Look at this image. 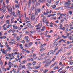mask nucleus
Returning <instances> with one entry per match:
<instances>
[{
    "mask_svg": "<svg viewBox=\"0 0 73 73\" xmlns=\"http://www.w3.org/2000/svg\"><path fill=\"white\" fill-rule=\"evenodd\" d=\"M47 71H48V70L47 69H46L44 70L43 73H45Z\"/></svg>",
    "mask_w": 73,
    "mask_h": 73,
    "instance_id": "21",
    "label": "nucleus"
},
{
    "mask_svg": "<svg viewBox=\"0 0 73 73\" xmlns=\"http://www.w3.org/2000/svg\"><path fill=\"white\" fill-rule=\"evenodd\" d=\"M25 51L26 52H27L28 53H30V51H28V50H27V48H26L25 50Z\"/></svg>",
    "mask_w": 73,
    "mask_h": 73,
    "instance_id": "13",
    "label": "nucleus"
},
{
    "mask_svg": "<svg viewBox=\"0 0 73 73\" xmlns=\"http://www.w3.org/2000/svg\"><path fill=\"white\" fill-rule=\"evenodd\" d=\"M29 25H31V23H29L26 26H29Z\"/></svg>",
    "mask_w": 73,
    "mask_h": 73,
    "instance_id": "51",
    "label": "nucleus"
},
{
    "mask_svg": "<svg viewBox=\"0 0 73 73\" xmlns=\"http://www.w3.org/2000/svg\"><path fill=\"white\" fill-rule=\"evenodd\" d=\"M32 64L33 65H35L36 64V61L33 62L32 63Z\"/></svg>",
    "mask_w": 73,
    "mask_h": 73,
    "instance_id": "15",
    "label": "nucleus"
},
{
    "mask_svg": "<svg viewBox=\"0 0 73 73\" xmlns=\"http://www.w3.org/2000/svg\"><path fill=\"white\" fill-rule=\"evenodd\" d=\"M43 14H44V15H48V13H46L45 12H43Z\"/></svg>",
    "mask_w": 73,
    "mask_h": 73,
    "instance_id": "39",
    "label": "nucleus"
},
{
    "mask_svg": "<svg viewBox=\"0 0 73 73\" xmlns=\"http://www.w3.org/2000/svg\"><path fill=\"white\" fill-rule=\"evenodd\" d=\"M40 64H39V65L35 67V69H38V68H40V66H41V62H40Z\"/></svg>",
    "mask_w": 73,
    "mask_h": 73,
    "instance_id": "3",
    "label": "nucleus"
},
{
    "mask_svg": "<svg viewBox=\"0 0 73 73\" xmlns=\"http://www.w3.org/2000/svg\"><path fill=\"white\" fill-rule=\"evenodd\" d=\"M19 46L21 49H23V46H22V44H21L19 45Z\"/></svg>",
    "mask_w": 73,
    "mask_h": 73,
    "instance_id": "20",
    "label": "nucleus"
},
{
    "mask_svg": "<svg viewBox=\"0 0 73 73\" xmlns=\"http://www.w3.org/2000/svg\"><path fill=\"white\" fill-rule=\"evenodd\" d=\"M68 47H69L70 49V48H72L73 47V44H71L69 45Z\"/></svg>",
    "mask_w": 73,
    "mask_h": 73,
    "instance_id": "17",
    "label": "nucleus"
},
{
    "mask_svg": "<svg viewBox=\"0 0 73 73\" xmlns=\"http://www.w3.org/2000/svg\"><path fill=\"white\" fill-rule=\"evenodd\" d=\"M62 37L64 38H67V36H65L64 35H62Z\"/></svg>",
    "mask_w": 73,
    "mask_h": 73,
    "instance_id": "22",
    "label": "nucleus"
},
{
    "mask_svg": "<svg viewBox=\"0 0 73 73\" xmlns=\"http://www.w3.org/2000/svg\"><path fill=\"white\" fill-rule=\"evenodd\" d=\"M56 62H55L53 64H52L51 66H54L55 65H56Z\"/></svg>",
    "mask_w": 73,
    "mask_h": 73,
    "instance_id": "38",
    "label": "nucleus"
},
{
    "mask_svg": "<svg viewBox=\"0 0 73 73\" xmlns=\"http://www.w3.org/2000/svg\"><path fill=\"white\" fill-rule=\"evenodd\" d=\"M46 54L45 53H43L42 54V53L41 52V55L42 56H45V55Z\"/></svg>",
    "mask_w": 73,
    "mask_h": 73,
    "instance_id": "14",
    "label": "nucleus"
},
{
    "mask_svg": "<svg viewBox=\"0 0 73 73\" xmlns=\"http://www.w3.org/2000/svg\"><path fill=\"white\" fill-rule=\"evenodd\" d=\"M65 27H63V28L62 27V29L63 30V31H65Z\"/></svg>",
    "mask_w": 73,
    "mask_h": 73,
    "instance_id": "45",
    "label": "nucleus"
},
{
    "mask_svg": "<svg viewBox=\"0 0 73 73\" xmlns=\"http://www.w3.org/2000/svg\"><path fill=\"white\" fill-rule=\"evenodd\" d=\"M62 50V49H61L60 50H59L58 51L59 52H61Z\"/></svg>",
    "mask_w": 73,
    "mask_h": 73,
    "instance_id": "50",
    "label": "nucleus"
},
{
    "mask_svg": "<svg viewBox=\"0 0 73 73\" xmlns=\"http://www.w3.org/2000/svg\"><path fill=\"white\" fill-rule=\"evenodd\" d=\"M53 50H50L49 52H48L47 53V55H49V54H50L52 53V52H53Z\"/></svg>",
    "mask_w": 73,
    "mask_h": 73,
    "instance_id": "9",
    "label": "nucleus"
},
{
    "mask_svg": "<svg viewBox=\"0 0 73 73\" xmlns=\"http://www.w3.org/2000/svg\"><path fill=\"white\" fill-rule=\"evenodd\" d=\"M47 37H48V38H49L50 37V35H47Z\"/></svg>",
    "mask_w": 73,
    "mask_h": 73,
    "instance_id": "47",
    "label": "nucleus"
},
{
    "mask_svg": "<svg viewBox=\"0 0 73 73\" xmlns=\"http://www.w3.org/2000/svg\"><path fill=\"white\" fill-rule=\"evenodd\" d=\"M22 68H23L24 69H26V68L25 67V65H23L22 66Z\"/></svg>",
    "mask_w": 73,
    "mask_h": 73,
    "instance_id": "43",
    "label": "nucleus"
},
{
    "mask_svg": "<svg viewBox=\"0 0 73 73\" xmlns=\"http://www.w3.org/2000/svg\"><path fill=\"white\" fill-rule=\"evenodd\" d=\"M48 61L47 60H46L43 62V64H45Z\"/></svg>",
    "mask_w": 73,
    "mask_h": 73,
    "instance_id": "29",
    "label": "nucleus"
},
{
    "mask_svg": "<svg viewBox=\"0 0 73 73\" xmlns=\"http://www.w3.org/2000/svg\"><path fill=\"white\" fill-rule=\"evenodd\" d=\"M67 45H69V44H70V42L69 41H68L66 42Z\"/></svg>",
    "mask_w": 73,
    "mask_h": 73,
    "instance_id": "30",
    "label": "nucleus"
},
{
    "mask_svg": "<svg viewBox=\"0 0 73 73\" xmlns=\"http://www.w3.org/2000/svg\"><path fill=\"white\" fill-rule=\"evenodd\" d=\"M57 49H58V47H56L55 48V49L54 50V51H55V52H56V51L57 50Z\"/></svg>",
    "mask_w": 73,
    "mask_h": 73,
    "instance_id": "23",
    "label": "nucleus"
},
{
    "mask_svg": "<svg viewBox=\"0 0 73 73\" xmlns=\"http://www.w3.org/2000/svg\"><path fill=\"white\" fill-rule=\"evenodd\" d=\"M33 71L34 72H38V71L35 70H34Z\"/></svg>",
    "mask_w": 73,
    "mask_h": 73,
    "instance_id": "63",
    "label": "nucleus"
},
{
    "mask_svg": "<svg viewBox=\"0 0 73 73\" xmlns=\"http://www.w3.org/2000/svg\"><path fill=\"white\" fill-rule=\"evenodd\" d=\"M36 54H33V57H35L36 56Z\"/></svg>",
    "mask_w": 73,
    "mask_h": 73,
    "instance_id": "58",
    "label": "nucleus"
},
{
    "mask_svg": "<svg viewBox=\"0 0 73 73\" xmlns=\"http://www.w3.org/2000/svg\"><path fill=\"white\" fill-rule=\"evenodd\" d=\"M68 38L70 40H72L73 39V37L72 36H71L70 37H69Z\"/></svg>",
    "mask_w": 73,
    "mask_h": 73,
    "instance_id": "24",
    "label": "nucleus"
},
{
    "mask_svg": "<svg viewBox=\"0 0 73 73\" xmlns=\"http://www.w3.org/2000/svg\"><path fill=\"white\" fill-rule=\"evenodd\" d=\"M6 21L7 23L8 24H9V20H6Z\"/></svg>",
    "mask_w": 73,
    "mask_h": 73,
    "instance_id": "32",
    "label": "nucleus"
},
{
    "mask_svg": "<svg viewBox=\"0 0 73 73\" xmlns=\"http://www.w3.org/2000/svg\"><path fill=\"white\" fill-rule=\"evenodd\" d=\"M33 7H31V9L32 10H33L35 9V3L32 4Z\"/></svg>",
    "mask_w": 73,
    "mask_h": 73,
    "instance_id": "8",
    "label": "nucleus"
},
{
    "mask_svg": "<svg viewBox=\"0 0 73 73\" xmlns=\"http://www.w3.org/2000/svg\"><path fill=\"white\" fill-rule=\"evenodd\" d=\"M64 19L66 21H68V20H67V19L66 18V17H64Z\"/></svg>",
    "mask_w": 73,
    "mask_h": 73,
    "instance_id": "60",
    "label": "nucleus"
},
{
    "mask_svg": "<svg viewBox=\"0 0 73 73\" xmlns=\"http://www.w3.org/2000/svg\"><path fill=\"white\" fill-rule=\"evenodd\" d=\"M69 14H70V15H72V11H69Z\"/></svg>",
    "mask_w": 73,
    "mask_h": 73,
    "instance_id": "37",
    "label": "nucleus"
},
{
    "mask_svg": "<svg viewBox=\"0 0 73 73\" xmlns=\"http://www.w3.org/2000/svg\"><path fill=\"white\" fill-rule=\"evenodd\" d=\"M11 49V47H8V48L7 50V51H9V50H10V49Z\"/></svg>",
    "mask_w": 73,
    "mask_h": 73,
    "instance_id": "33",
    "label": "nucleus"
},
{
    "mask_svg": "<svg viewBox=\"0 0 73 73\" xmlns=\"http://www.w3.org/2000/svg\"><path fill=\"white\" fill-rule=\"evenodd\" d=\"M4 15L1 16V17H0V19H3V18H4Z\"/></svg>",
    "mask_w": 73,
    "mask_h": 73,
    "instance_id": "26",
    "label": "nucleus"
},
{
    "mask_svg": "<svg viewBox=\"0 0 73 73\" xmlns=\"http://www.w3.org/2000/svg\"><path fill=\"white\" fill-rule=\"evenodd\" d=\"M2 10L3 11V12H5L7 11V9L5 8H4V7H2Z\"/></svg>",
    "mask_w": 73,
    "mask_h": 73,
    "instance_id": "5",
    "label": "nucleus"
},
{
    "mask_svg": "<svg viewBox=\"0 0 73 73\" xmlns=\"http://www.w3.org/2000/svg\"><path fill=\"white\" fill-rule=\"evenodd\" d=\"M32 44V42H30L29 44V45H31Z\"/></svg>",
    "mask_w": 73,
    "mask_h": 73,
    "instance_id": "52",
    "label": "nucleus"
},
{
    "mask_svg": "<svg viewBox=\"0 0 73 73\" xmlns=\"http://www.w3.org/2000/svg\"><path fill=\"white\" fill-rule=\"evenodd\" d=\"M16 43V41H14L13 42H12V44H15Z\"/></svg>",
    "mask_w": 73,
    "mask_h": 73,
    "instance_id": "54",
    "label": "nucleus"
},
{
    "mask_svg": "<svg viewBox=\"0 0 73 73\" xmlns=\"http://www.w3.org/2000/svg\"><path fill=\"white\" fill-rule=\"evenodd\" d=\"M0 39H1V40H2L3 39V36L0 37Z\"/></svg>",
    "mask_w": 73,
    "mask_h": 73,
    "instance_id": "49",
    "label": "nucleus"
},
{
    "mask_svg": "<svg viewBox=\"0 0 73 73\" xmlns=\"http://www.w3.org/2000/svg\"><path fill=\"white\" fill-rule=\"evenodd\" d=\"M15 31H16V30H13L12 31V33H14V32H15Z\"/></svg>",
    "mask_w": 73,
    "mask_h": 73,
    "instance_id": "48",
    "label": "nucleus"
},
{
    "mask_svg": "<svg viewBox=\"0 0 73 73\" xmlns=\"http://www.w3.org/2000/svg\"><path fill=\"white\" fill-rule=\"evenodd\" d=\"M38 19H39V16H38L37 18H36L35 19L36 21H35V23H36V22H37V21L38 20Z\"/></svg>",
    "mask_w": 73,
    "mask_h": 73,
    "instance_id": "18",
    "label": "nucleus"
},
{
    "mask_svg": "<svg viewBox=\"0 0 73 73\" xmlns=\"http://www.w3.org/2000/svg\"><path fill=\"white\" fill-rule=\"evenodd\" d=\"M9 3V1L8 0H6V4H8Z\"/></svg>",
    "mask_w": 73,
    "mask_h": 73,
    "instance_id": "41",
    "label": "nucleus"
},
{
    "mask_svg": "<svg viewBox=\"0 0 73 73\" xmlns=\"http://www.w3.org/2000/svg\"><path fill=\"white\" fill-rule=\"evenodd\" d=\"M13 29H10L9 31H8V33H9V32H11V31H12H12H13Z\"/></svg>",
    "mask_w": 73,
    "mask_h": 73,
    "instance_id": "28",
    "label": "nucleus"
},
{
    "mask_svg": "<svg viewBox=\"0 0 73 73\" xmlns=\"http://www.w3.org/2000/svg\"><path fill=\"white\" fill-rule=\"evenodd\" d=\"M30 60L31 61H33L34 60L33 58H31L30 59Z\"/></svg>",
    "mask_w": 73,
    "mask_h": 73,
    "instance_id": "36",
    "label": "nucleus"
},
{
    "mask_svg": "<svg viewBox=\"0 0 73 73\" xmlns=\"http://www.w3.org/2000/svg\"><path fill=\"white\" fill-rule=\"evenodd\" d=\"M14 56H15V55L13 53H12L11 54V57L12 58H10V60H12V59H13L14 58Z\"/></svg>",
    "mask_w": 73,
    "mask_h": 73,
    "instance_id": "7",
    "label": "nucleus"
},
{
    "mask_svg": "<svg viewBox=\"0 0 73 73\" xmlns=\"http://www.w3.org/2000/svg\"><path fill=\"white\" fill-rule=\"evenodd\" d=\"M31 19H32L33 18V20H34L35 19L36 17H35V15H34L33 16L32 15L31 17Z\"/></svg>",
    "mask_w": 73,
    "mask_h": 73,
    "instance_id": "6",
    "label": "nucleus"
},
{
    "mask_svg": "<svg viewBox=\"0 0 73 73\" xmlns=\"http://www.w3.org/2000/svg\"><path fill=\"white\" fill-rule=\"evenodd\" d=\"M51 62L52 61H50V62H48L46 63L44 66L45 67H47V66H49V64H51Z\"/></svg>",
    "mask_w": 73,
    "mask_h": 73,
    "instance_id": "1",
    "label": "nucleus"
},
{
    "mask_svg": "<svg viewBox=\"0 0 73 73\" xmlns=\"http://www.w3.org/2000/svg\"><path fill=\"white\" fill-rule=\"evenodd\" d=\"M31 7V4H28V7L29 8H30Z\"/></svg>",
    "mask_w": 73,
    "mask_h": 73,
    "instance_id": "40",
    "label": "nucleus"
},
{
    "mask_svg": "<svg viewBox=\"0 0 73 73\" xmlns=\"http://www.w3.org/2000/svg\"><path fill=\"white\" fill-rule=\"evenodd\" d=\"M25 48H27V43H26L25 45Z\"/></svg>",
    "mask_w": 73,
    "mask_h": 73,
    "instance_id": "57",
    "label": "nucleus"
},
{
    "mask_svg": "<svg viewBox=\"0 0 73 73\" xmlns=\"http://www.w3.org/2000/svg\"><path fill=\"white\" fill-rule=\"evenodd\" d=\"M16 38L17 39V41H19L20 40V38H19V36L16 37Z\"/></svg>",
    "mask_w": 73,
    "mask_h": 73,
    "instance_id": "16",
    "label": "nucleus"
},
{
    "mask_svg": "<svg viewBox=\"0 0 73 73\" xmlns=\"http://www.w3.org/2000/svg\"><path fill=\"white\" fill-rule=\"evenodd\" d=\"M59 53H60V52H59V51H58V52L56 53L55 55L56 56H57V54H58Z\"/></svg>",
    "mask_w": 73,
    "mask_h": 73,
    "instance_id": "35",
    "label": "nucleus"
},
{
    "mask_svg": "<svg viewBox=\"0 0 73 73\" xmlns=\"http://www.w3.org/2000/svg\"><path fill=\"white\" fill-rule=\"evenodd\" d=\"M26 73H30L29 72L28 70H27L26 71Z\"/></svg>",
    "mask_w": 73,
    "mask_h": 73,
    "instance_id": "64",
    "label": "nucleus"
},
{
    "mask_svg": "<svg viewBox=\"0 0 73 73\" xmlns=\"http://www.w3.org/2000/svg\"><path fill=\"white\" fill-rule=\"evenodd\" d=\"M33 58L34 59H36L37 58V56H36L33 57Z\"/></svg>",
    "mask_w": 73,
    "mask_h": 73,
    "instance_id": "61",
    "label": "nucleus"
},
{
    "mask_svg": "<svg viewBox=\"0 0 73 73\" xmlns=\"http://www.w3.org/2000/svg\"><path fill=\"white\" fill-rule=\"evenodd\" d=\"M3 29H4V31H6V30H7V28H5V27H4Z\"/></svg>",
    "mask_w": 73,
    "mask_h": 73,
    "instance_id": "55",
    "label": "nucleus"
},
{
    "mask_svg": "<svg viewBox=\"0 0 73 73\" xmlns=\"http://www.w3.org/2000/svg\"><path fill=\"white\" fill-rule=\"evenodd\" d=\"M17 35V34L16 33L12 34V35H13V36H15V35Z\"/></svg>",
    "mask_w": 73,
    "mask_h": 73,
    "instance_id": "56",
    "label": "nucleus"
},
{
    "mask_svg": "<svg viewBox=\"0 0 73 73\" xmlns=\"http://www.w3.org/2000/svg\"><path fill=\"white\" fill-rule=\"evenodd\" d=\"M7 50H5V51H2L3 53L5 54L6 53H7Z\"/></svg>",
    "mask_w": 73,
    "mask_h": 73,
    "instance_id": "10",
    "label": "nucleus"
},
{
    "mask_svg": "<svg viewBox=\"0 0 73 73\" xmlns=\"http://www.w3.org/2000/svg\"><path fill=\"white\" fill-rule=\"evenodd\" d=\"M46 43H45L43 45H41L40 47V48L42 49H43V50H45V48H43L46 45Z\"/></svg>",
    "mask_w": 73,
    "mask_h": 73,
    "instance_id": "4",
    "label": "nucleus"
},
{
    "mask_svg": "<svg viewBox=\"0 0 73 73\" xmlns=\"http://www.w3.org/2000/svg\"><path fill=\"white\" fill-rule=\"evenodd\" d=\"M64 5L65 8H66V7H68L69 6V4L68 2H66L64 4Z\"/></svg>",
    "mask_w": 73,
    "mask_h": 73,
    "instance_id": "2",
    "label": "nucleus"
},
{
    "mask_svg": "<svg viewBox=\"0 0 73 73\" xmlns=\"http://www.w3.org/2000/svg\"><path fill=\"white\" fill-rule=\"evenodd\" d=\"M30 65H32V63H28L26 65V66H29Z\"/></svg>",
    "mask_w": 73,
    "mask_h": 73,
    "instance_id": "19",
    "label": "nucleus"
},
{
    "mask_svg": "<svg viewBox=\"0 0 73 73\" xmlns=\"http://www.w3.org/2000/svg\"><path fill=\"white\" fill-rule=\"evenodd\" d=\"M27 62V60H25L24 61H23L22 62H20V64H25V62Z\"/></svg>",
    "mask_w": 73,
    "mask_h": 73,
    "instance_id": "11",
    "label": "nucleus"
},
{
    "mask_svg": "<svg viewBox=\"0 0 73 73\" xmlns=\"http://www.w3.org/2000/svg\"><path fill=\"white\" fill-rule=\"evenodd\" d=\"M38 12V13H40V11H41V9H40L39 8L37 9V12Z\"/></svg>",
    "mask_w": 73,
    "mask_h": 73,
    "instance_id": "12",
    "label": "nucleus"
},
{
    "mask_svg": "<svg viewBox=\"0 0 73 73\" xmlns=\"http://www.w3.org/2000/svg\"><path fill=\"white\" fill-rule=\"evenodd\" d=\"M6 27L7 28H9V25H7Z\"/></svg>",
    "mask_w": 73,
    "mask_h": 73,
    "instance_id": "53",
    "label": "nucleus"
},
{
    "mask_svg": "<svg viewBox=\"0 0 73 73\" xmlns=\"http://www.w3.org/2000/svg\"><path fill=\"white\" fill-rule=\"evenodd\" d=\"M29 40H28V39H26V43L27 44L28 43V42H29Z\"/></svg>",
    "mask_w": 73,
    "mask_h": 73,
    "instance_id": "27",
    "label": "nucleus"
},
{
    "mask_svg": "<svg viewBox=\"0 0 73 73\" xmlns=\"http://www.w3.org/2000/svg\"><path fill=\"white\" fill-rule=\"evenodd\" d=\"M29 37H28V36H25L24 37V38L25 39H26V40H27V39H28V38H29Z\"/></svg>",
    "mask_w": 73,
    "mask_h": 73,
    "instance_id": "25",
    "label": "nucleus"
},
{
    "mask_svg": "<svg viewBox=\"0 0 73 73\" xmlns=\"http://www.w3.org/2000/svg\"><path fill=\"white\" fill-rule=\"evenodd\" d=\"M32 3L33 4H35V3H34V1L33 0H32Z\"/></svg>",
    "mask_w": 73,
    "mask_h": 73,
    "instance_id": "62",
    "label": "nucleus"
},
{
    "mask_svg": "<svg viewBox=\"0 0 73 73\" xmlns=\"http://www.w3.org/2000/svg\"><path fill=\"white\" fill-rule=\"evenodd\" d=\"M14 17H11V21H12L13 20V19H14Z\"/></svg>",
    "mask_w": 73,
    "mask_h": 73,
    "instance_id": "34",
    "label": "nucleus"
},
{
    "mask_svg": "<svg viewBox=\"0 0 73 73\" xmlns=\"http://www.w3.org/2000/svg\"><path fill=\"white\" fill-rule=\"evenodd\" d=\"M15 8H17V7H18V5H15Z\"/></svg>",
    "mask_w": 73,
    "mask_h": 73,
    "instance_id": "59",
    "label": "nucleus"
},
{
    "mask_svg": "<svg viewBox=\"0 0 73 73\" xmlns=\"http://www.w3.org/2000/svg\"><path fill=\"white\" fill-rule=\"evenodd\" d=\"M15 0V3H16L17 4V3H18V1H17V0Z\"/></svg>",
    "mask_w": 73,
    "mask_h": 73,
    "instance_id": "44",
    "label": "nucleus"
},
{
    "mask_svg": "<svg viewBox=\"0 0 73 73\" xmlns=\"http://www.w3.org/2000/svg\"><path fill=\"white\" fill-rule=\"evenodd\" d=\"M31 4V0H29L28 2V4Z\"/></svg>",
    "mask_w": 73,
    "mask_h": 73,
    "instance_id": "31",
    "label": "nucleus"
},
{
    "mask_svg": "<svg viewBox=\"0 0 73 73\" xmlns=\"http://www.w3.org/2000/svg\"><path fill=\"white\" fill-rule=\"evenodd\" d=\"M55 53V51H54L51 53L52 55L54 54Z\"/></svg>",
    "mask_w": 73,
    "mask_h": 73,
    "instance_id": "46",
    "label": "nucleus"
},
{
    "mask_svg": "<svg viewBox=\"0 0 73 73\" xmlns=\"http://www.w3.org/2000/svg\"><path fill=\"white\" fill-rule=\"evenodd\" d=\"M17 66V64H15V65H14V68H16V67Z\"/></svg>",
    "mask_w": 73,
    "mask_h": 73,
    "instance_id": "42",
    "label": "nucleus"
}]
</instances>
